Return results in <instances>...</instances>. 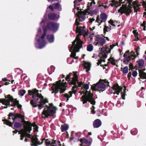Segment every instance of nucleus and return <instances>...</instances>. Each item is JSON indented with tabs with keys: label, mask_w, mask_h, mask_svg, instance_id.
<instances>
[{
	"label": "nucleus",
	"mask_w": 146,
	"mask_h": 146,
	"mask_svg": "<svg viewBox=\"0 0 146 146\" xmlns=\"http://www.w3.org/2000/svg\"><path fill=\"white\" fill-rule=\"evenodd\" d=\"M78 18H76L75 23L74 27L76 28V33H79L77 35L75 40L72 42V44L70 48V51L71 52L70 55L71 57L75 59L78 58V56H76V52L79 51V49L82 48L83 42L79 38V35L87 34V32L85 27L79 26L80 24L79 21H82L85 19L86 15L88 14V13L85 11H78L76 13Z\"/></svg>",
	"instance_id": "f257e3e1"
},
{
	"label": "nucleus",
	"mask_w": 146,
	"mask_h": 146,
	"mask_svg": "<svg viewBox=\"0 0 146 146\" xmlns=\"http://www.w3.org/2000/svg\"><path fill=\"white\" fill-rule=\"evenodd\" d=\"M132 0H119V2L115 1L114 0L109 1L106 3V5L105 6L100 5L99 4V6H103L105 9L107 8L110 6L111 5L112 7L115 6L117 7L121 5L122 4V6L118 10V12L121 14L125 13L126 15H129L131 12L133 7L134 11L135 13H137L139 11V7L141 5L138 4L137 1H135L133 2V5H131V3ZM95 4L94 0H90V1L88 2V7L89 8H91Z\"/></svg>",
	"instance_id": "f03ea898"
},
{
	"label": "nucleus",
	"mask_w": 146,
	"mask_h": 146,
	"mask_svg": "<svg viewBox=\"0 0 146 146\" xmlns=\"http://www.w3.org/2000/svg\"><path fill=\"white\" fill-rule=\"evenodd\" d=\"M32 126H33L34 127V131H38V127L35 123L32 124L29 122H27L25 123L24 129L20 130L19 133L21 135V140H23L24 137H25L30 138L33 143V144H31V145L32 146L33 145L36 146L40 144L38 141V139L36 137L29 134L30 131L32 130Z\"/></svg>",
	"instance_id": "7ed1b4c3"
},
{
	"label": "nucleus",
	"mask_w": 146,
	"mask_h": 146,
	"mask_svg": "<svg viewBox=\"0 0 146 146\" xmlns=\"http://www.w3.org/2000/svg\"><path fill=\"white\" fill-rule=\"evenodd\" d=\"M38 91L36 89L29 90V95L32 96L33 99L30 102L31 104L33 107H36L38 106L40 110L42 108L44 105L48 102L47 99L44 98L41 94L38 93Z\"/></svg>",
	"instance_id": "20e7f679"
},
{
	"label": "nucleus",
	"mask_w": 146,
	"mask_h": 146,
	"mask_svg": "<svg viewBox=\"0 0 146 146\" xmlns=\"http://www.w3.org/2000/svg\"><path fill=\"white\" fill-rule=\"evenodd\" d=\"M76 73L77 72H74L73 73H70L67 76L66 78V80L67 81H69L70 80V78L72 76V80L69 82V84H72L74 85L72 87V91H70L68 93L65 94H64V97L67 99L66 102L68 101L69 98L72 96L73 93L75 94L76 93V91L75 88L77 87V86L76 85V83L77 84L78 86L79 87H81L82 85H83V82H78V77L76 74Z\"/></svg>",
	"instance_id": "39448f33"
},
{
	"label": "nucleus",
	"mask_w": 146,
	"mask_h": 146,
	"mask_svg": "<svg viewBox=\"0 0 146 146\" xmlns=\"http://www.w3.org/2000/svg\"><path fill=\"white\" fill-rule=\"evenodd\" d=\"M48 31V30L46 28H43L44 33L43 35L41 36V29L40 28L38 31L36 35L35 46L37 48L41 49L45 46L46 44L45 40V36L46 33Z\"/></svg>",
	"instance_id": "423d86ee"
},
{
	"label": "nucleus",
	"mask_w": 146,
	"mask_h": 146,
	"mask_svg": "<svg viewBox=\"0 0 146 146\" xmlns=\"http://www.w3.org/2000/svg\"><path fill=\"white\" fill-rule=\"evenodd\" d=\"M67 84L64 80H59L54 83L52 87V93H55L60 92V93H63L66 89Z\"/></svg>",
	"instance_id": "0eeeda50"
},
{
	"label": "nucleus",
	"mask_w": 146,
	"mask_h": 146,
	"mask_svg": "<svg viewBox=\"0 0 146 146\" xmlns=\"http://www.w3.org/2000/svg\"><path fill=\"white\" fill-rule=\"evenodd\" d=\"M82 94L83 95L82 96L81 99L83 104L86 103L88 101L93 105L95 104V101L93 98V94L90 92L84 90L81 93V94Z\"/></svg>",
	"instance_id": "6e6552de"
},
{
	"label": "nucleus",
	"mask_w": 146,
	"mask_h": 146,
	"mask_svg": "<svg viewBox=\"0 0 146 146\" xmlns=\"http://www.w3.org/2000/svg\"><path fill=\"white\" fill-rule=\"evenodd\" d=\"M109 83L106 80H100L96 84H94L91 86V88L93 90H96L104 91L106 86L108 85Z\"/></svg>",
	"instance_id": "1a4fd4ad"
},
{
	"label": "nucleus",
	"mask_w": 146,
	"mask_h": 146,
	"mask_svg": "<svg viewBox=\"0 0 146 146\" xmlns=\"http://www.w3.org/2000/svg\"><path fill=\"white\" fill-rule=\"evenodd\" d=\"M24 116L21 114H14L12 113H10L9 115V119H3V121H4L5 124L10 126H12V123L15 120L19 118L23 119H24Z\"/></svg>",
	"instance_id": "9d476101"
},
{
	"label": "nucleus",
	"mask_w": 146,
	"mask_h": 146,
	"mask_svg": "<svg viewBox=\"0 0 146 146\" xmlns=\"http://www.w3.org/2000/svg\"><path fill=\"white\" fill-rule=\"evenodd\" d=\"M55 108L52 106V104H49V106H46L42 113L43 118L47 117L52 115L55 113Z\"/></svg>",
	"instance_id": "9b49d317"
},
{
	"label": "nucleus",
	"mask_w": 146,
	"mask_h": 146,
	"mask_svg": "<svg viewBox=\"0 0 146 146\" xmlns=\"http://www.w3.org/2000/svg\"><path fill=\"white\" fill-rule=\"evenodd\" d=\"M5 97L7 99H2L0 100V102L2 103L3 104L6 106V107L4 106L5 108H7V106L10 104V102L13 101L14 102L15 104L17 105L18 108H21L22 106L19 104V101L17 100H14L13 97L10 95L6 96Z\"/></svg>",
	"instance_id": "f8f14e48"
},
{
	"label": "nucleus",
	"mask_w": 146,
	"mask_h": 146,
	"mask_svg": "<svg viewBox=\"0 0 146 146\" xmlns=\"http://www.w3.org/2000/svg\"><path fill=\"white\" fill-rule=\"evenodd\" d=\"M112 88L113 90L114 91V92L113 93V94H116L117 95H119V93L121 92V97L122 99L123 100L125 99V96L126 93L125 91L126 88L125 87H121L118 84H116L114 85Z\"/></svg>",
	"instance_id": "ddd939ff"
},
{
	"label": "nucleus",
	"mask_w": 146,
	"mask_h": 146,
	"mask_svg": "<svg viewBox=\"0 0 146 146\" xmlns=\"http://www.w3.org/2000/svg\"><path fill=\"white\" fill-rule=\"evenodd\" d=\"M109 51V47L108 46H106L105 47L102 48L101 52L99 54L100 59L97 63L98 65L100 64L102 62H105V59L107 57L106 54L108 53H110Z\"/></svg>",
	"instance_id": "4468645a"
},
{
	"label": "nucleus",
	"mask_w": 146,
	"mask_h": 146,
	"mask_svg": "<svg viewBox=\"0 0 146 146\" xmlns=\"http://www.w3.org/2000/svg\"><path fill=\"white\" fill-rule=\"evenodd\" d=\"M123 56L125 60L128 62H129L131 59H134L137 56L132 51L130 52L129 50H127L125 52Z\"/></svg>",
	"instance_id": "2eb2a0df"
},
{
	"label": "nucleus",
	"mask_w": 146,
	"mask_h": 146,
	"mask_svg": "<svg viewBox=\"0 0 146 146\" xmlns=\"http://www.w3.org/2000/svg\"><path fill=\"white\" fill-rule=\"evenodd\" d=\"M94 44L95 45L102 46L105 43V40L103 37L97 36L95 37Z\"/></svg>",
	"instance_id": "dca6fc26"
},
{
	"label": "nucleus",
	"mask_w": 146,
	"mask_h": 146,
	"mask_svg": "<svg viewBox=\"0 0 146 146\" xmlns=\"http://www.w3.org/2000/svg\"><path fill=\"white\" fill-rule=\"evenodd\" d=\"M58 27L59 24L56 23L50 22L47 24V27L49 30L54 32L58 30Z\"/></svg>",
	"instance_id": "f3484780"
},
{
	"label": "nucleus",
	"mask_w": 146,
	"mask_h": 146,
	"mask_svg": "<svg viewBox=\"0 0 146 146\" xmlns=\"http://www.w3.org/2000/svg\"><path fill=\"white\" fill-rule=\"evenodd\" d=\"M107 18V15L104 13H101L100 16H98L97 17L96 22L98 23V25L101 24V23L103 22H105Z\"/></svg>",
	"instance_id": "a211bd4d"
},
{
	"label": "nucleus",
	"mask_w": 146,
	"mask_h": 146,
	"mask_svg": "<svg viewBox=\"0 0 146 146\" xmlns=\"http://www.w3.org/2000/svg\"><path fill=\"white\" fill-rule=\"evenodd\" d=\"M60 141H56L52 140L47 139L45 141V143L48 146H61Z\"/></svg>",
	"instance_id": "6ab92c4d"
},
{
	"label": "nucleus",
	"mask_w": 146,
	"mask_h": 146,
	"mask_svg": "<svg viewBox=\"0 0 146 146\" xmlns=\"http://www.w3.org/2000/svg\"><path fill=\"white\" fill-rule=\"evenodd\" d=\"M48 8L52 11H54V9H57L60 11L62 10L61 5L58 3H54L52 5H50Z\"/></svg>",
	"instance_id": "aec40b11"
},
{
	"label": "nucleus",
	"mask_w": 146,
	"mask_h": 146,
	"mask_svg": "<svg viewBox=\"0 0 146 146\" xmlns=\"http://www.w3.org/2000/svg\"><path fill=\"white\" fill-rule=\"evenodd\" d=\"M92 140L90 139L88 141L86 139L82 138L80 139V142L81 144H80V146H89L90 145L92 142Z\"/></svg>",
	"instance_id": "412c9836"
},
{
	"label": "nucleus",
	"mask_w": 146,
	"mask_h": 146,
	"mask_svg": "<svg viewBox=\"0 0 146 146\" xmlns=\"http://www.w3.org/2000/svg\"><path fill=\"white\" fill-rule=\"evenodd\" d=\"M59 17V15L58 14L54 13H49L48 15V17L50 19L55 20L58 19Z\"/></svg>",
	"instance_id": "4be33fe9"
},
{
	"label": "nucleus",
	"mask_w": 146,
	"mask_h": 146,
	"mask_svg": "<svg viewBox=\"0 0 146 146\" xmlns=\"http://www.w3.org/2000/svg\"><path fill=\"white\" fill-rule=\"evenodd\" d=\"M102 124L101 121L99 119L95 120L93 122V126L94 128H98L100 127Z\"/></svg>",
	"instance_id": "5701e85b"
},
{
	"label": "nucleus",
	"mask_w": 146,
	"mask_h": 146,
	"mask_svg": "<svg viewBox=\"0 0 146 146\" xmlns=\"http://www.w3.org/2000/svg\"><path fill=\"white\" fill-rule=\"evenodd\" d=\"M109 23L110 25H112L113 27H115L116 25H117V27H120V28L122 27V26L120 25H117V22L114 21L112 20H110L109 21Z\"/></svg>",
	"instance_id": "b1692460"
},
{
	"label": "nucleus",
	"mask_w": 146,
	"mask_h": 146,
	"mask_svg": "<svg viewBox=\"0 0 146 146\" xmlns=\"http://www.w3.org/2000/svg\"><path fill=\"white\" fill-rule=\"evenodd\" d=\"M47 39L48 41L50 43H52L54 41V37L53 35H48L46 36Z\"/></svg>",
	"instance_id": "393cba45"
},
{
	"label": "nucleus",
	"mask_w": 146,
	"mask_h": 146,
	"mask_svg": "<svg viewBox=\"0 0 146 146\" xmlns=\"http://www.w3.org/2000/svg\"><path fill=\"white\" fill-rule=\"evenodd\" d=\"M84 66L86 69V71L88 72L90 70L91 64L90 62H84Z\"/></svg>",
	"instance_id": "a878e982"
},
{
	"label": "nucleus",
	"mask_w": 146,
	"mask_h": 146,
	"mask_svg": "<svg viewBox=\"0 0 146 146\" xmlns=\"http://www.w3.org/2000/svg\"><path fill=\"white\" fill-rule=\"evenodd\" d=\"M139 75L141 79H146V73L143 72V71L139 70Z\"/></svg>",
	"instance_id": "bb28decb"
},
{
	"label": "nucleus",
	"mask_w": 146,
	"mask_h": 146,
	"mask_svg": "<svg viewBox=\"0 0 146 146\" xmlns=\"http://www.w3.org/2000/svg\"><path fill=\"white\" fill-rule=\"evenodd\" d=\"M146 23L145 21H143L142 23H141L140 25V27L139 29V31H141L142 29L143 30L145 31L146 30ZM145 38H146V36L145 37Z\"/></svg>",
	"instance_id": "cd10ccee"
},
{
	"label": "nucleus",
	"mask_w": 146,
	"mask_h": 146,
	"mask_svg": "<svg viewBox=\"0 0 146 146\" xmlns=\"http://www.w3.org/2000/svg\"><path fill=\"white\" fill-rule=\"evenodd\" d=\"M81 1V0H75L74 1V3L75 4V8L76 9H77V10H80L81 9V8L79 7H77V5H79V4H78V2Z\"/></svg>",
	"instance_id": "c85d7f7f"
},
{
	"label": "nucleus",
	"mask_w": 146,
	"mask_h": 146,
	"mask_svg": "<svg viewBox=\"0 0 146 146\" xmlns=\"http://www.w3.org/2000/svg\"><path fill=\"white\" fill-rule=\"evenodd\" d=\"M68 125L66 124H64L62 125L61 127V130L62 131H64L68 129Z\"/></svg>",
	"instance_id": "c756f323"
},
{
	"label": "nucleus",
	"mask_w": 146,
	"mask_h": 146,
	"mask_svg": "<svg viewBox=\"0 0 146 146\" xmlns=\"http://www.w3.org/2000/svg\"><path fill=\"white\" fill-rule=\"evenodd\" d=\"M109 61L110 63L113 65H115L116 64V62L115 59L113 57H111L109 59Z\"/></svg>",
	"instance_id": "7c9ffc66"
},
{
	"label": "nucleus",
	"mask_w": 146,
	"mask_h": 146,
	"mask_svg": "<svg viewBox=\"0 0 146 146\" xmlns=\"http://www.w3.org/2000/svg\"><path fill=\"white\" fill-rule=\"evenodd\" d=\"M138 67L140 68H141L143 66L144 61L142 60H139L138 62Z\"/></svg>",
	"instance_id": "2f4dec72"
},
{
	"label": "nucleus",
	"mask_w": 146,
	"mask_h": 146,
	"mask_svg": "<svg viewBox=\"0 0 146 146\" xmlns=\"http://www.w3.org/2000/svg\"><path fill=\"white\" fill-rule=\"evenodd\" d=\"M93 48V47L92 45L91 44L88 45L87 47V50L89 51H92Z\"/></svg>",
	"instance_id": "473e14b6"
},
{
	"label": "nucleus",
	"mask_w": 146,
	"mask_h": 146,
	"mask_svg": "<svg viewBox=\"0 0 146 146\" xmlns=\"http://www.w3.org/2000/svg\"><path fill=\"white\" fill-rule=\"evenodd\" d=\"M122 69L123 72L125 74H127L128 72V69L127 66L124 67L123 68H121Z\"/></svg>",
	"instance_id": "72a5a7b5"
},
{
	"label": "nucleus",
	"mask_w": 146,
	"mask_h": 146,
	"mask_svg": "<svg viewBox=\"0 0 146 146\" xmlns=\"http://www.w3.org/2000/svg\"><path fill=\"white\" fill-rule=\"evenodd\" d=\"M111 29L110 28H109L107 26L104 25V32L106 33V32H108L110 31Z\"/></svg>",
	"instance_id": "f704fd0d"
},
{
	"label": "nucleus",
	"mask_w": 146,
	"mask_h": 146,
	"mask_svg": "<svg viewBox=\"0 0 146 146\" xmlns=\"http://www.w3.org/2000/svg\"><path fill=\"white\" fill-rule=\"evenodd\" d=\"M26 91L24 90H20L19 91V95L23 96L26 93Z\"/></svg>",
	"instance_id": "c9c22d12"
},
{
	"label": "nucleus",
	"mask_w": 146,
	"mask_h": 146,
	"mask_svg": "<svg viewBox=\"0 0 146 146\" xmlns=\"http://www.w3.org/2000/svg\"><path fill=\"white\" fill-rule=\"evenodd\" d=\"M14 126L15 127L19 128L21 127V124L20 123L16 122L15 123Z\"/></svg>",
	"instance_id": "e433bc0d"
},
{
	"label": "nucleus",
	"mask_w": 146,
	"mask_h": 146,
	"mask_svg": "<svg viewBox=\"0 0 146 146\" xmlns=\"http://www.w3.org/2000/svg\"><path fill=\"white\" fill-rule=\"evenodd\" d=\"M143 1L142 5L145 8V11H146V0H142Z\"/></svg>",
	"instance_id": "4c0bfd02"
},
{
	"label": "nucleus",
	"mask_w": 146,
	"mask_h": 146,
	"mask_svg": "<svg viewBox=\"0 0 146 146\" xmlns=\"http://www.w3.org/2000/svg\"><path fill=\"white\" fill-rule=\"evenodd\" d=\"M115 46L114 44H113L110 45V48H109V52H110H110L111 50L113 48V47Z\"/></svg>",
	"instance_id": "58836bf2"
},
{
	"label": "nucleus",
	"mask_w": 146,
	"mask_h": 146,
	"mask_svg": "<svg viewBox=\"0 0 146 146\" xmlns=\"http://www.w3.org/2000/svg\"><path fill=\"white\" fill-rule=\"evenodd\" d=\"M135 50L136 54H137V55L138 56L139 55V51L140 48L139 47H138L137 48L135 49Z\"/></svg>",
	"instance_id": "ea45409f"
},
{
	"label": "nucleus",
	"mask_w": 146,
	"mask_h": 146,
	"mask_svg": "<svg viewBox=\"0 0 146 146\" xmlns=\"http://www.w3.org/2000/svg\"><path fill=\"white\" fill-rule=\"evenodd\" d=\"M137 72L136 71H134L132 73V75L133 77H135L137 76Z\"/></svg>",
	"instance_id": "a19ab883"
},
{
	"label": "nucleus",
	"mask_w": 146,
	"mask_h": 146,
	"mask_svg": "<svg viewBox=\"0 0 146 146\" xmlns=\"http://www.w3.org/2000/svg\"><path fill=\"white\" fill-rule=\"evenodd\" d=\"M84 88L86 90H87L89 88V86L87 84H85L84 85Z\"/></svg>",
	"instance_id": "79ce46f5"
},
{
	"label": "nucleus",
	"mask_w": 146,
	"mask_h": 146,
	"mask_svg": "<svg viewBox=\"0 0 146 146\" xmlns=\"http://www.w3.org/2000/svg\"><path fill=\"white\" fill-rule=\"evenodd\" d=\"M94 109L95 108L94 106H92L91 108V112L93 114H94L95 113V112L94 111Z\"/></svg>",
	"instance_id": "37998d69"
},
{
	"label": "nucleus",
	"mask_w": 146,
	"mask_h": 146,
	"mask_svg": "<svg viewBox=\"0 0 146 146\" xmlns=\"http://www.w3.org/2000/svg\"><path fill=\"white\" fill-rule=\"evenodd\" d=\"M133 33L134 34L136 38H138V34L136 31H133Z\"/></svg>",
	"instance_id": "c03bdc74"
},
{
	"label": "nucleus",
	"mask_w": 146,
	"mask_h": 146,
	"mask_svg": "<svg viewBox=\"0 0 146 146\" xmlns=\"http://www.w3.org/2000/svg\"><path fill=\"white\" fill-rule=\"evenodd\" d=\"M45 23V21L44 20H42L40 23V26H43L44 25Z\"/></svg>",
	"instance_id": "a18cd8bd"
},
{
	"label": "nucleus",
	"mask_w": 146,
	"mask_h": 146,
	"mask_svg": "<svg viewBox=\"0 0 146 146\" xmlns=\"http://www.w3.org/2000/svg\"><path fill=\"white\" fill-rule=\"evenodd\" d=\"M95 21V19L93 18H90L89 19V22L90 23H92Z\"/></svg>",
	"instance_id": "49530a36"
},
{
	"label": "nucleus",
	"mask_w": 146,
	"mask_h": 146,
	"mask_svg": "<svg viewBox=\"0 0 146 146\" xmlns=\"http://www.w3.org/2000/svg\"><path fill=\"white\" fill-rule=\"evenodd\" d=\"M129 70H132V69L133 68V66L131 64H130L129 65Z\"/></svg>",
	"instance_id": "de8ad7c7"
},
{
	"label": "nucleus",
	"mask_w": 146,
	"mask_h": 146,
	"mask_svg": "<svg viewBox=\"0 0 146 146\" xmlns=\"http://www.w3.org/2000/svg\"><path fill=\"white\" fill-rule=\"evenodd\" d=\"M131 72H130L127 75V77L128 78H130V77L131 76Z\"/></svg>",
	"instance_id": "09e8293b"
},
{
	"label": "nucleus",
	"mask_w": 146,
	"mask_h": 146,
	"mask_svg": "<svg viewBox=\"0 0 146 146\" xmlns=\"http://www.w3.org/2000/svg\"><path fill=\"white\" fill-rule=\"evenodd\" d=\"M95 28V27L94 26L93 27H90V29L91 31H92L93 30H94Z\"/></svg>",
	"instance_id": "8fccbe9b"
},
{
	"label": "nucleus",
	"mask_w": 146,
	"mask_h": 146,
	"mask_svg": "<svg viewBox=\"0 0 146 146\" xmlns=\"http://www.w3.org/2000/svg\"><path fill=\"white\" fill-rule=\"evenodd\" d=\"M9 84V82H5V85H8Z\"/></svg>",
	"instance_id": "3c124183"
},
{
	"label": "nucleus",
	"mask_w": 146,
	"mask_h": 146,
	"mask_svg": "<svg viewBox=\"0 0 146 146\" xmlns=\"http://www.w3.org/2000/svg\"><path fill=\"white\" fill-rule=\"evenodd\" d=\"M2 80L4 81H5L7 80V79L6 78H3Z\"/></svg>",
	"instance_id": "603ef678"
},
{
	"label": "nucleus",
	"mask_w": 146,
	"mask_h": 146,
	"mask_svg": "<svg viewBox=\"0 0 146 146\" xmlns=\"http://www.w3.org/2000/svg\"><path fill=\"white\" fill-rule=\"evenodd\" d=\"M88 135H91L92 134V133L91 132H89L88 133Z\"/></svg>",
	"instance_id": "864d4df0"
},
{
	"label": "nucleus",
	"mask_w": 146,
	"mask_h": 146,
	"mask_svg": "<svg viewBox=\"0 0 146 146\" xmlns=\"http://www.w3.org/2000/svg\"><path fill=\"white\" fill-rule=\"evenodd\" d=\"M105 38H106V39L108 40V41H109V39L108 38V37H105Z\"/></svg>",
	"instance_id": "5fc2aeb1"
},
{
	"label": "nucleus",
	"mask_w": 146,
	"mask_h": 146,
	"mask_svg": "<svg viewBox=\"0 0 146 146\" xmlns=\"http://www.w3.org/2000/svg\"><path fill=\"white\" fill-rule=\"evenodd\" d=\"M28 141V139H25V141L26 142H27Z\"/></svg>",
	"instance_id": "6e6d98bb"
},
{
	"label": "nucleus",
	"mask_w": 146,
	"mask_h": 146,
	"mask_svg": "<svg viewBox=\"0 0 146 146\" xmlns=\"http://www.w3.org/2000/svg\"><path fill=\"white\" fill-rule=\"evenodd\" d=\"M14 80H12L11 81V83H12V84H13V82H14Z\"/></svg>",
	"instance_id": "4d7b16f0"
},
{
	"label": "nucleus",
	"mask_w": 146,
	"mask_h": 146,
	"mask_svg": "<svg viewBox=\"0 0 146 146\" xmlns=\"http://www.w3.org/2000/svg\"><path fill=\"white\" fill-rule=\"evenodd\" d=\"M144 15H146V12H144Z\"/></svg>",
	"instance_id": "13d9d810"
},
{
	"label": "nucleus",
	"mask_w": 146,
	"mask_h": 146,
	"mask_svg": "<svg viewBox=\"0 0 146 146\" xmlns=\"http://www.w3.org/2000/svg\"><path fill=\"white\" fill-rule=\"evenodd\" d=\"M62 106V104L61 103H60V106H60V107H61Z\"/></svg>",
	"instance_id": "bf43d9fd"
},
{
	"label": "nucleus",
	"mask_w": 146,
	"mask_h": 146,
	"mask_svg": "<svg viewBox=\"0 0 146 146\" xmlns=\"http://www.w3.org/2000/svg\"><path fill=\"white\" fill-rule=\"evenodd\" d=\"M13 132L14 133H17V132H15V131H13Z\"/></svg>",
	"instance_id": "052dcab7"
},
{
	"label": "nucleus",
	"mask_w": 146,
	"mask_h": 146,
	"mask_svg": "<svg viewBox=\"0 0 146 146\" xmlns=\"http://www.w3.org/2000/svg\"><path fill=\"white\" fill-rule=\"evenodd\" d=\"M145 54H146V51H145ZM145 59L146 60V57L145 58Z\"/></svg>",
	"instance_id": "680f3d73"
},
{
	"label": "nucleus",
	"mask_w": 146,
	"mask_h": 146,
	"mask_svg": "<svg viewBox=\"0 0 146 146\" xmlns=\"http://www.w3.org/2000/svg\"><path fill=\"white\" fill-rule=\"evenodd\" d=\"M70 59V58H68L67 59V61H68V60L69 59Z\"/></svg>",
	"instance_id": "e2e57ef3"
},
{
	"label": "nucleus",
	"mask_w": 146,
	"mask_h": 146,
	"mask_svg": "<svg viewBox=\"0 0 146 146\" xmlns=\"http://www.w3.org/2000/svg\"><path fill=\"white\" fill-rule=\"evenodd\" d=\"M146 70V67L145 68V69L144 70Z\"/></svg>",
	"instance_id": "0e129e2a"
},
{
	"label": "nucleus",
	"mask_w": 146,
	"mask_h": 146,
	"mask_svg": "<svg viewBox=\"0 0 146 146\" xmlns=\"http://www.w3.org/2000/svg\"><path fill=\"white\" fill-rule=\"evenodd\" d=\"M122 44H124V42H122Z\"/></svg>",
	"instance_id": "69168bd1"
},
{
	"label": "nucleus",
	"mask_w": 146,
	"mask_h": 146,
	"mask_svg": "<svg viewBox=\"0 0 146 146\" xmlns=\"http://www.w3.org/2000/svg\"><path fill=\"white\" fill-rule=\"evenodd\" d=\"M64 76H64H64H63V77H64Z\"/></svg>",
	"instance_id": "338daca9"
},
{
	"label": "nucleus",
	"mask_w": 146,
	"mask_h": 146,
	"mask_svg": "<svg viewBox=\"0 0 146 146\" xmlns=\"http://www.w3.org/2000/svg\"><path fill=\"white\" fill-rule=\"evenodd\" d=\"M85 55L84 54V56H85Z\"/></svg>",
	"instance_id": "774afa93"
}]
</instances>
